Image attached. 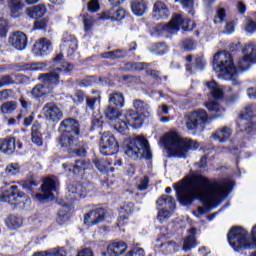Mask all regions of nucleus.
Wrapping results in <instances>:
<instances>
[{"mask_svg":"<svg viewBox=\"0 0 256 256\" xmlns=\"http://www.w3.org/2000/svg\"><path fill=\"white\" fill-rule=\"evenodd\" d=\"M77 38L68 32H66L62 37V44L60 45V53L57 54L52 59V64L54 67L51 69L50 73H58L59 81H61L62 75H69L73 71V64L63 61V53H67V57H71L73 53L77 51Z\"/></svg>","mask_w":256,"mask_h":256,"instance_id":"20e7f679","label":"nucleus"},{"mask_svg":"<svg viewBox=\"0 0 256 256\" xmlns=\"http://www.w3.org/2000/svg\"><path fill=\"white\" fill-rule=\"evenodd\" d=\"M232 133L233 130H231V128L224 126L222 128L217 129L212 134V138L214 139V141H218V143H227Z\"/></svg>","mask_w":256,"mask_h":256,"instance_id":"b1692460","label":"nucleus"},{"mask_svg":"<svg viewBox=\"0 0 256 256\" xmlns=\"http://www.w3.org/2000/svg\"><path fill=\"white\" fill-rule=\"evenodd\" d=\"M5 223L8 229H19L23 225V219L11 215L6 219Z\"/></svg>","mask_w":256,"mask_h":256,"instance_id":"37998d69","label":"nucleus"},{"mask_svg":"<svg viewBox=\"0 0 256 256\" xmlns=\"http://www.w3.org/2000/svg\"><path fill=\"white\" fill-rule=\"evenodd\" d=\"M47 23H49V20H47V18L36 20L34 22V29H37V30L45 29L47 27Z\"/></svg>","mask_w":256,"mask_h":256,"instance_id":"13d9d810","label":"nucleus"},{"mask_svg":"<svg viewBox=\"0 0 256 256\" xmlns=\"http://www.w3.org/2000/svg\"><path fill=\"white\" fill-rule=\"evenodd\" d=\"M20 104L23 110H21L20 114L17 116V119H21L23 115H27L28 111L31 109V102L25 100L24 98H20Z\"/></svg>","mask_w":256,"mask_h":256,"instance_id":"3c124183","label":"nucleus"},{"mask_svg":"<svg viewBox=\"0 0 256 256\" xmlns=\"http://www.w3.org/2000/svg\"><path fill=\"white\" fill-rule=\"evenodd\" d=\"M125 15V9L112 7L110 10H107L102 14V18L110 21H123V19H125Z\"/></svg>","mask_w":256,"mask_h":256,"instance_id":"5701e85b","label":"nucleus"},{"mask_svg":"<svg viewBox=\"0 0 256 256\" xmlns=\"http://www.w3.org/2000/svg\"><path fill=\"white\" fill-rule=\"evenodd\" d=\"M8 42L17 51H23L27 47V35L21 31H16L9 37Z\"/></svg>","mask_w":256,"mask_h":256,"instance_id":"aec40b11","label":"nucleus"},{"mask_svg":"<svg viewBox=\"0 0 256 256\" xmlns=\"http://www.w3.org/2000/svg\"><path fill=\"white\" fill-rule=\"evenodd\" d=\"M127 251V243L120 241L110 244L107 248V253L109 256H119L123 255Z\"/></svg>","mask_w":256,"mask_h":256,"instance_id":"bb28decb","label":"nucleus"},{"mask_svg":"<svg viewBox=\"0 0 256 256\" xmlns=\"http://www.w3.org/2000/svg\"><path fill=\"white\" fill-rule=\"evenodd\" d=\"M233 181L229 179L209 180L202 175L186 176L180 182L174 184L176 197L180 205L187 207L195 200L201 201L204 206H199L193 211L195 217H201L215 209L221 201L233 191Z\"/></svg>","mask_w":256,"mask_h":256,"instance_id":"f257e3e1","label":"nucleus"},{"mask_svg":"<svg viewBox=\"0 0 256 256\" xmlns=\"http://www.w3.org/2000/svg\"><path fill=\"white\" fill-rule=\"evenodd\" d=\"M23 0H10L8 2V7L10 9V15L13 19H17L23 11Z\"/></svg>","mask_w":256,"mask_h":256,"instance_id":"7c9ffc66","label":"nucleus"},{"mask_svg":"<svg viewBox=\"0 0 256 256\" xmlns=\"http://www.w3.org/2000/svg\"><path fill=\"white\" fill-rule=\"evenodd\" d=\"M46 68L47 63L45 62L34 63L30 67L31 71H45Z\"/></svg>","mask_w":256,"mask_h":256,"instance_id":"680f3d73","label":"nucleus"},{"mask_svg":"<svg viewBox=\"0 0 256 256\" xmlns=\"http://www.w3.org/2000/svg\"><path fill=\"white\" fill-rule=\"evenodd\" d=\"M185 125L188 131H197V129H203V125L209 123V115L204 109H198L190 112L185 116Z\"/></svg>","mask_w":256,"mask_h":256,"instance_id":"f8f14e48","label":"nucleus"},{"mask_svg":"<svg viewBox=\"0 0 256 256\" xmlns=\"http://www.w3.org/2000/svg\"><path fill=\"white\" fill-rule=\"evenodd\" d=\"M25 197V193L23 192H17V186L13 185L8 187L6 190L2 192V197L0 198V201L10 202V201H16L18 199H23Z\"/></svg>","mask_w":256,"mask_h":256,"instance_id":"412c9836","label":"nucleus"},{"mask_svg":"<svg viewBox=\"0 0 256 256\" xmlns=\"http://www.w3.org/2000/svg\"><path fill=\"white\" fill-rule=\"evenodd\" d=\"M168 51L169 47L163 42L154 44L151 49V53H154L155 55H165Z\"/></svg>","mask_w":256,"mask_h":256,"instance_id":"c03bdc74","label":"nucleus"},{"mask_svg":"<svg viewBox=\"0 0 256 256\" xmlns=\"http://www.w3.org/2000/svg\"><path fill=\"white\" fill-rule=\"evenodd\" d=\"M101 103L100 97H87L86 98V109H89V111H95L97 108V105Z\"/></svg>","mask_w":256,"mask_h":256,"instance_id":"de8ad7c7","label":"nucleus"},{"mask_svg":"<svg viewBox=\"0 0 256 256\" xmlns=\"http://www.w3.org/2000/svg\"><path fill=\"white\" fill-rule=\"evenodd\" d=\"M21 172V167L17 163H10L6 166L2 177H15Z\"/></svg>","mask_w":256,"mask_h":256,"instance_id":"79ce46f5","label":"nucleus"},{"mask_svg":"<svg viewBox=\"0 0 256 256\" xmlns=\"http://www.w3.org/2000/svg\"><path fill=\"white\" fill-rule=\"evenodd\" d=\"M51 51H53V44L47 38H40L33 47V53L36 57H47Z\"/></svg>","mask_w":256,"mask_h":256,"instance_id":"6ab92c4d","label":"nucleus"},{"mask_svg":"<svg viewBox=\"0 0 256 256\" xmlns=\"http://www.w3.org/2000/svg\"><path fill=\"white\" fill-rule=\"evenodd\" d=\"M134 205L131 202L125 203L124 206L121 208L120 213H126V215H131L133 213Z\"/></svg>","mask_w":256,"mask_h":256,"instance_id":"bf43d9fd","label":"nucleus"},{"mask_svg":"<svg viewBox=\"0 0 256 256\" xmlns=\"http://www.w3.org/2000/svg\"><path fill=\"white\" fill-rule=\"evenodd\" d=\"M107 215V211L103 208H96L94 210L89 211L84 215V225L88 227H93V225H98V223H103L105 221V217Z\"/></svg>","mask_w":256,"mask_h":256,"instance_id":"f3484780","label":"nucleus"},{"mask_svg":"<svg viewBox=\"0 0 256 256\" xmlns=\"http://www.w3.org/2000/svg\"><path fill=\"white\" fill-rule=\"evenodd\" d=\"M163 143L169 157H177L178 159H187L189 151L199 149L197 141L182 138L176 131L168 132L163 137Z\"/></svg>","mask_w":256,"mask_h":256,"instance_id":"7ed1b4c3","label":"nucleus"},{"mask_svg":"<svg viewBox=\"0 0 256 256\" xmlns=\"http://www.w3.org/2000/svg\"><path fill=\"white\" fill-rule=\"evenodd\" d=\"M104 115L106 119H109V121H119V117H121V112L119 111L118 107L116 106H107L104 109Z\"/></svg>","mask_w":256,"mask_h":256,"instance_id":"e433bc0d","label":"nucleus"},{"mask_svg":"<svg viewBox=\"0 0 256 256\" xmlns=\"http://www.w3.org/2000/svg\"><path fill=\"white\" fill-rule=\"evenodd\" d=\"M110 105H115V107H124L125 106V97L121 92H114L109 95Z\"/></svg>","mask_w":256,"mask_h":256,"instance_id":"58836bf2","label":"nucleus"},{"mask_svg":"<svg viewBox=\"0 0 256 256\" xmlns=\"http://www.w3.org/2000/svg\"><path fill=\"white\" fill-rule=\"evenodd\" d=\"M59 183V180H57V177L55 176H49L44 180V183L42 184V192L43 193H37L35 195V199L39 201L40 203H45V201H53L55 199V191H57V184Z\"/></svg>","mask_w":256,"mask_h":256,"instance_id":"2eb2a0df","label":"nucleus"},{"mask_svg":"<svg viewBox=\"0 0 256 256\" xmlns=\"http://www.w3.org/2000/svg\"><path fill=\"white\" fill-rule=\"evenodd\" d=\"M39 129H41V124L34 123L32 125L31 139L32 143H34V145H37V147H41L43 145V138H41V132H39Z\"/></svg>","mask_w":256,"mask_h":256,"instance_id":"72a5a7b5","label":"nucleus"},{"mask_svg":"<svg viewBox=\"0 0 256 256\" xmlns=\"http://www.w3.org/2000/svg\"><path fill=\"white\" fill-rule=\"evenodd\" d=\"M45 13H47V8L44 4H39L26 9V15H28L30 19H41Z\"/></svg>","mask_w":256,"mask_h":256,"instance_id":"c85d7f7f","label":"nucleus"},{"mask_svg":"<svg viewBox=\"0 0 256 256\" xmlns=\"http://www.w3.org/2000/svg\"><path fill=\"white\" fill-rule=\"evenodd\" d=\"M244 56L240 58L235 66L233 56L229 52H218L213 58V69L218 73V79L232 81L233 85H239L237 78L239 73H245L256 63V44L250 42L243 48Z\"/></svg>","mask_w":256,"mask_h":256,"instance_id":"f03ea898","label":"nucleus"},{"mask_svg":"<svg viewBox=\"0 0 256 256\" xmlns=\"http://www.w3.org/2000/svg\"><path fill=\"white\" fill-rule=\"evenodd\" d=\"M195 43L191 39H185L182 42V47L185 51H192Z\"/></svg>","mask_w":256,"mask_h":256,"instance_id":"e2e57ef3","label":"nucleus"},{"mask_svg":"<svg viewBox=\"0 0 256 256\" xmlns=\"http://www.w3.org/2000/svg\"><path fill=\"white\" fill-rule=\"evenodd\" d=\"M131 9L134 15L137 17H143L147 13V1L146 0H132Z\"/></svg>","mask_w":256,"mask_h":256,"instance_id":"cd10ccee","label":"nucleus"},{"mask_svg":"<svg viewBox=\"0 0 256 256\" xmlns=\"http://www.w3.org/2000/svg\"><path fill=\"white\" fill-rule=\"evenodd\" d=\"M62 167L68 171V175H83V171L87 169V163L84 160H76L75 165L64 163Z\"/></svg>","mask_w":256,"mask_h":256,"instance_id":"4be33fe9","label":"nucleus"},{"mask_svg":"<svg viewBox=\"0 0 256 256\" xmlns=\"http://www.w3.org/2000/svg\"><path fill=\"white\" fill-rule=\"evenodd\" d=\"M241 131L244 133H253L256 131V106L251 104L245 107L238 122Z\"/></svg>","mask_w":256,"mask_h":256,"instance_id":"ddd939ff","label":"nucleus"},{"mask_svg":"<svg viewBox=\"0 0 256 256\" xmlns=\"http://www.w3.org/2000/svg\"><path fill=\"white\" fill-rule=\"evenodd\" d=\"M42 113L47 121H53L54 123H58V121H61V119H63V112L53 102L45 104L42 109Z\"/></svg>","mask_w":256,"mask_h":256,"instance_id":"a211bd4d","label":"nucleus"},{"mask_svg":"<svg viewBox=\"0 0 256 256\" xmlns=\"http://www.w3.org/2000/svg\"><path fill=\"white\" fill-rule=\"evenodd\" d=\"M159 207H165L164 209H171V211H175V200L172 196L162 195L156 202Z\"/></svg>","mask_w":256,"mask_h":256,"instance_id":"f704fd0d","label":"nucleus"},{"mask_svg":"<svg viewBox=\"0 0 256 256\" xmlns=\"http://www.w3.org/2000/svg\"><path fill=\"white\" fill-rule=\"evenodd\" d=\"M128 51L126 49H116L114 51L104 52L101 54L102 59H125Z\"/></svg>","mask_w":256,"mask_h":256,"instance_id":"473e14b6","label":"nucleus"},{"mask_svg":"<svg viewBox=\"0 0 256 256\" xmlns=\"http://www.w3.org/2000/svg\"><path fill=\"white\" fill-rule=\"evenodd\" d=\"M133 106L134 109H136V113H138V115H142V119L149 117V104L141 100H134Z\"/></svg>","mask_w":256,"mask_h":256,"instance_id":"c9c22d12","label":"nucleus"},{"mask_svg":"<svg viewBox=\"0 0 256 256\" xmlns=\"http://www.w3.org/2000/svg\"><path fill=\"white\" fill-rule=\"evenodd\" d=\"M205 69V59L203 57H196L192 66L187 64L186 71L193 73V71H203Z\"/></svg>","mask_w":256,"mask_h":256,"instance_id":"4c0bfd02","label":"nucleus"},{"mask_svg":"<svg viewBox=\"0 0 256 256\" xmlns=\"http://www.w3.org/2000/svg\"><path fill=\"white\" fill-rule=\"evenodd\" d=\"M147 67H149V64L145 62H136L132 64V69H135L136 71H143V69H147Z\"/></svg>","mask_w":256,"mask_h":256,"instance_id":"774afa93","label":"nucleus"},{"mask_svg":"<svg viewBox=\"0 0 256 256\" xmlns=\"http://www.w3.org/2000/svg\"><path fill=\"white\" fill-rule=\"evenodd\" d=\"M235 32V22L230 21L226 24L224 33L226 35H231V33Z\"/></svg>","mask_w":256,"mask_h":256,"instance_id":"338daca9","label":"nucleus"},{"mask_svg":"<svg viewBox=\"0 0 256 256\" xmlns=\"http://www.w3.org/2000/svg\"><path fill=\"white\" fill-rule=\"evenodd\" d=\"M95 191V186L92 183L69 185L68 191L66 192V201L73 203L79 201V199L91 197Z\"/></svg>","mask_w":256,"mask_h":256,"instance_id":"9b49d317","label":"nucleus"},{"mask_svg":"<svg viewBox=\"0 0 256 256\" xmlns=\"http://www.w3.org/2000/svg\"><path fill=\"white\" fill-rule=\"evenodd\" d=\"M181 5L190 15H195V11L193 10V5H195L194 0H181Z\"/></svg>","mask_w":256,"mask_h":256,"instance_id":"603ef678","label":"nucleus"},{"mask_svg":"<svg viewBox=\"0 0 256 256\" xmlns=\"http://www.w3.org/2000/svg\"><path fill=\"white\" fill-rule=\"evenodd\" d=\"M224 21H227V13L225 12V8H218L214 17V23L217 25L219 23H223Z\"/></svg>","mask_w":256,"mask_h":256,"instance_id":"09e8293b","label":"nucleus"},{"mask_svg":"<svg viewBox=\"0 0 256 256\" xmlns=\"http://www.w3.org/2000/svg\"><path fill=\"white\" fill-rule=\"evenodd\" d=\"M157 115L161 117L163 115H169V106L167 104H161L157 108Z\"/></svg>","mask_w":256,"mask_h":256,"instance_id":"052dcab7","label":"nucleus"},{"mask_svg":"<svg viewBox=\"0 0 256 256\" xmlns=\"http://www.w3.org/2000/svg\"><path fill=\"white\" fill-rule=\"evenodd\" d=\"M168 15L169 9L165 3L158 1L154 4L153 19H156V21H159V19H167Z\"/></svg>","mask_w":256,"mask_h":256,"instance_id":"393cba45","label":"nucleus"},{"mask_svg":"<svg viewBox=\"0 0 256 256\" xmlns=\"http://www.w3.org/2000/svg\"><path fill=\"white\" fill-rule=\"evenodd\" d=\"M64 148L67 149L69 152L76 153L77 157H85L87 155V145H85V143L83 142H79V140L74 147L72 148L64 147Z\"/></svg>","mask_w":256,"mask_h":256,"instance_id":"ea45409f","label":"nucleus"},{"mask_svg":"<svg viewBox=\"0 0 256 256\" xmlns=\"http://www.w3.org/2000/svg\"><path fill=\"white\" fill-rule=\"evenodd\" d=\"M59 130L62 135L58 143L61 147L73 149L79 143V122L75 118H66L60 123Z\"/></svg>","mask_w":256,"mask_h":256,"instance_id":"423d86ee","label":"nucleus"},{"mask_svg":"<svg viewBox=\"0 0 256 256\" xmlns=\"http://www.w3.org/2000/svg\"><path fill=\"white\" fill-rule=\"evenodd\" d=\"M206 86L210 91L212 99H214L205 103L206 109H208L209 113H211L214 119L223 117L225 108L219 105V99H223V86L219 85L215 81L206 82Z\"/></svg>","mask_w":256,"mask_h":256,"instance_id":"1a4fd4ad","label":"nucleus"},{"mask_svg":"<svg viewBox=\"0 0 256 256\" xmlns=\"http://www.w3.org/2000/svg\"><path fill=\"white\" fill-rule=\"evenodd\" d=\"M0 151L5 155H13V153H15V137L1 139Z\"/></svg>","mask_w":256,"mask_h":256,"instance_id":"a878e982","label":"nucleus"},{"mask_svg":"<svg viewBox=\"0 0 256 256\" xmlns=\"http://www.w3.org/2000/svg\"><path fill=\"white\" fill-rule=\"evenodd\" d=\"M38 80L41 81V84H37L31 91V95L34 99H41L42 97L50 95L53 88L59 85V73L49 72L40 74Z\"/></svg>","mask_w":256,"mask_h":256,"instance_id":"0eeeda50","label":"nucleus"},{"mask_svg":"<svg viewBox=\"0 0 256 256\" xmlns=\"http://www.w3.org/2000/svg\"><path fill=\"white\" fill-rule=\"evenodd\" d=\"M93 163L96 167V169H98V171H100V173H113V171H115V169H113V167H111V164L109 161H107L106 159H99V158H95L93 160Z\"/></svg>","mask_w":256,"mask_h":256,"instance_id":"2f4dec72","label":"nucleus"},{"mask_svg":"<svg viewBox=\"0 0 256 256\" xmlns=\"http://www.w3.org/2000/svg\"><path fill=\"white\" fill-rule=\"evenodd\" d=\"M197 232V230L195 228H191L189 230L190 235H188L185 239H184V243H183V251L187 252V251H191V249H195V247H197V240H195V233Z\"/></svg>","mask_w":256,"mask_h":256,"instance_id":"c756f323","label":"nucleus"},{"mask_svg":"<svg viewBox=\"0 0 256 256\" xmlns=\"http://www.w3.org/2000/svg\"><path fill=\"white\" fill-rule=\"evenodd\" d=\"M99 9H100L99 0H91L88 3V11H90V13H97Z\"/></svg>","mask_w":256,"mask_h":256,"instance_id":"4d7b16f0","label":"nucleus"},{"mask_svg":"<svg viewBox=\"0 0 256 256\" xmlns=\"http://www.w3.org/2000/svg\"><path fill=\"white\" fill-rule=\"evenodd\" d=\"M174 211L175 210H171L167 208H163L159 210L157 215L158 221H160V223H165V221H167V219H169L173 215Z\"/></svg>","mask_w":256,"mask_h":256,"instance_id":"49530a36","label":"nucleus"},{"mask_svg":"<svg viewBox=\"0 0 256 256\" xmlns=\"http://www.w3.org/2000/svg\"><path fill=\"white\" fill-rule=\"evenodd\" d=\"M149 187V177L143 176L139 179L137 189L138 191H147Z\"/></svg>","mask_w":256,"mask_h":256,"instance_id":"864d4df0","label":"nucleus"},{"mask_svg":"<svg viewBox=\"0 0 256 256\" xmlns=\"http://www.w3.org/2000/svg\"><path fill=\"white\" fill-rule=\"evenodd\" d=\"M15 109H17V102L15 101L5 102L1 105V113L5 115L13 113Z\"/></svg>","mask_w":256,"mask_h":256,"instance_id":"a18cd8bd","label":"nucleus"},{"mask_svg":"<svg viewBox=\"0 0 256 256\" xmlns=\"http://www.w3.org/2000/svg\"><path fill=\"white\" fill-rule=\"evenodd\" d=\"M194 27L195 23L193 21L183 18L181 14H175L171 21L163 26V31L173 35L174 33H177V31H179L181 28L183 31H192Z\"/></svg>","mask_w":256,"mask_h":256,"instance_id":"4468645a","label":"nucleus"},{"mask_svg":"<svg viewBox=\"0 0 256 256\" xmlns=\"http://www.w3.org/2000/svg\"><path fill=\"white\" fill-rule=\"evenodd\" d=\"M33 256H67L65 248H53L48 251L35 252Z\"/></svg>","mask_w":256,"mask_h":256,"instance_id":"a19ab883","label":"nucleus"},{"mask_svg":"<svg viewBox=\"0 0 256 256\" xmlns=\"http://www.w3.org/2000/svg\"><path fill=\"white\" fill-rule=\"evenodd\" d=\"M125 153L130 159H151L149 141L143 136H137L126 144Z\"/></svg>","mask_w":256,"mask_h":256,"instance_id":"6e6552de","label":"nucleus"},{"mask_svg":"<svg viewBox=\"0 0 256 256\" xmlns=\"http://www.w3.org/2000/svg\"><path fill=\"white\" fill-rule=\"evenodd\" d=\"M229 245L234 251L241 249H256V225L252 228V237L242 227H232L227 235Z\"/></svg>","mask_w":256,"mask_h":256,"instance_id":"39448f33","label":"nucleus"},{"mask_svg":"<svg viewBox=\"0 0 256 256\" xmlns=\"http://www.w3.org/2000/svg\"><path fill=\"white\" fill-rule=\"evenodd\" d=\"M245 30L247 33H255L256 31V23L253 20H248L246 23Z\"/></svg>","mask_w":256,"mask_h":256,"instance_id":"0e129e2a","label":"nucleus"},{"mask_svg":"<svg viewBox=\"0 0 256 256\" xmlns=\"http://www.w3.org/2000/svg\"><path fill=\"white\" fill-rule=\"evenodd\" d=\"M7 33V22L5 20H0V37H7Z\"/></svg>","mask_w":256,"mask_h":256,"instance_id":"69168bd1","label":"nucleus"},{"mask_svg":"<svg viewBox=\"0 0 256 256\" xmlns=\"http://www.w3.org/2000/svg\"><path fill=\"white\" fill-rule=\"evenodd\" d=\"M15 83V75H3L0 77V89Z\"/></svg>","mask_w":256,"mask_h":256,"instance_id":"8fccbe9b","label":"nucleus"},{"mask_svg":"<svg viewBox=\"0 0 256 256\" xmlns=\"http://www.w3.org/2000/svg\"><path fill=\"white\" fill-rule=\"evenodd\" d=\"M119 151V143L109 132L102 133L100 139V153L105 156L115 155Z\"/></svg>","mask_w":256,"mask_h":256,"instance_id":"dca6fc26","label":"nucleus"},{"mask_svg":"<svg viewBox=\"0 0 256 256\" xmlns=\"http://www.w3.org/2000/svg\"><path fill=\"white\" fill-rule=\"evenodd\" d=\"M143 125V115H139L135 110H128L126 113L121 114L118 121L114 124V129L122 135H127L129 127L139 129Z\"/></svg>","mask_w":256,"mask_h":256,"instance_id":"9d476101","label":"nucleus"},{"mask_svg":"<svg viewBox=\"0 0 256 256\" xmlns=\"http://www.w3.org/2000/svg\"><path fill=\"white\" fill-rule=\"evenodd\" d=\"M95 23V19L91 16H84V29L85 31H91L93 28V24Z\"/></svg>","mask_w":256,"mask_h":256,"instance_id":"6e6d98bb","label":"nucleus"},{"mask_svg":"<svg viewBox=\"0 0 256 256\" xmlns=\"http://www.w3.org/2000/svg\"><path fill=\"white\" fill-rule=\"evenodd\" d=\"M85 99H87V96L81 90H77L73 96V102L78 103L80 105L81 103H83V101H85Z\"/></svg>","mask_w":256,"mask_h":256,"instance_id":"5fc2aeb1","label":"nucleus"}]
</instances>
